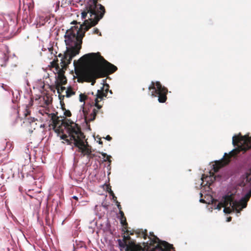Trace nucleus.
Masks as SVG:
<instances>
[{
	"mask_svg": "<svg viewBox=\"0 0 251 251\" xmlns=\"http://www.w3.org/2000/svg\"><path fill=\"white\" fill-rule=\"evenodd\" d=\"M98 1L99 0H93L82 12V18L85 19L89 13V19L85 20L83 24L80 25V28L75 26H72L70 29L67 30L64 36L65 38L64 41L67 46L66 50L64 52V71L67 69L73 58L79 54L81 48L82 38L85 35V32L96 25L105 13L104 7L98 3Z\"/></svg>",
	"mask_w": 251,
	"mask_h": 251,
	"instance_id": "f257e3e1",
	"label": "nucleus"
},
{
	"mask_svg": "<svg viewBox=\"0 0 251 251\" xmlns=\"http://www.w3.org/2000/svg\"><path fill=\"white\" fill-rule=\"evenodd\" d=\"M238 153L239 151L237 150H233L228 154L225 153L223 158L221 160L216 162L215 164L213 165V168L210 171V175L209 176L205 175H202L201 185L210 186L216 179L214 173L218 172L220 169L228 164L230 161V158Z\"/></svg>",
	"mask_w": 251,
	"mask_h": 251,
	"instance_id": "39448f33",
	"label": "nucleus"
},
{
	"mask_svg": "<svg viewBox=\"0 0 251 251\" xmlns=\"http://www.w3.org/2000/svg\"><path fill=\"white\" fill-rule=\"evenodd\" d=\"M73 23H76V22H75V21H74Z\"/></svg>",
	"mask_w": 251,
	"mask_h": 251,
	"instance_id": "8fccbe9b",
	"label": "nucleus"
},
{
	"mask_svg": "<svg viewBox=\"0 0 251 251\" xmlns=\"http://www.w3.org/2000/svg\"><path fill=\"white\" fill-rule=\"evenodd\" d=\"M148 89L150 91L152 90L151 94H167L168 92V89L162 86L159 81H152Z\"/></svg>",
	"mask_w": 251,
	"mask_h": 251,
	"instance_id": "9d476101",
	"label": "nucleus"
},
{
	"mask_svg": "<svg viewBox=\"0 0 251 251\" xmlns=\"http://www.w3.org/2000/svg\"><path fill=\"white\" fill-rule=\"evenodd\" d=\"M109 86L108 84H105L103 86L101 90H98L97 94H107L109 92L111 94H112L111 90H109Z\"/></svg>",
	"mask_w": 251,
	"mask_h": 251,
	"instance_id": "a211bd4d",
	"label": "nucleus"
},
{
	"mask_svg": "<svg viewBox=\"0 0 251 251\" xmlns=\"http://www.w3.org/2000/svg\"><path fill=\"white\" fill-rule=\"evenodd\" d=\"M14 112H15V114H16V115L17 114V113H18V111H17V110H15V109L14 110Z\"/></svg>",
	"mask_w": 251,
	"mask_h": 251,
	"instance_id": "49530a36",
	"label": "nucleus"
},
{
	"mask_svg": "<svg viewBox=\"0 0 251 251\" xmlns=\"http://www.w3.org/2000/svg\"><path fill=\"white\" fill-rule=\"evenodd\" d=\"M232 144L234 146H237L239 151H246L251 148V137L248 135L242 136L241 133L237 135H235L232 137Z\"/></svg>",
	"mask_w": 251,
	"mask_h": 251,
	"instance_id": "6e6552de",
	"label": "nucleus"
},
{
	"mask_svg": "<svg viewBox=\"0 0 251 251\" xmlns=\"http://www.w3.org/2000/svg\"><path fill=\"white\" fill-rule=\"evenodd\" d=\"M63 82H64V85H65L67 82V79L66 78V77L65 76V75H64V81H63Z\"/></svg>",
	"mask_w": 251,
	"mask_h": 251,
	"instance_id": "ea45409f",
	"label": "nucleus"
},
{
	"mask_svg": "<svg viewBox=\"0 0 251 251\" xmlns=\"http://www.w3.org/2000/svg\"><path fill=\"white\" fill-rule=\"evenodd\" d=\"M38 98L35 97V102L40 107L45 108L51 104L52 98L51 95H36Z\"/></svg>",
	"mask_w": 251,
	"mask_h": 251,
	"instance_id": "9b49d317",
	"label": "nucleus"
},
{
	"mask_svg": "<svg viewBox=\"0 0 251 251\" xmlns=\"http://www.w3.org/2000/svg\"><path fill=\"white\" fill-rule=\"evenodd\" d=\"M33 8V6L30 3L25 4V2H24V6L23 8V19H27L28 16L30 15L31 10Z\"/></svg>",
	"mask_w": 251,
	"mask_h": 251,
	"instance_id": "4468645a",
	"label": "nucleus"
},
{
	"mask_svg": "<svg viewBox=\"0 0 251 251\" xmlns=\"http://www.w3.org/2000/svg\"><path fill=\"white\" fill-rule=\"evenodd\" d=\"M87 99V95H79V100L81 102H84Z\"/></svg>",
	"mask_w": 251,
	"mask_h": 251,
	"instance_id": "c756f323",
	"label": "nucleus"
},
{
	"mask_svg": "<svg viewBox=\"0 0 251 251\" xmlns=\"http://www.w3.org/2000/svg\"><path fill=\"white\" fill-rule=\"evenodd\" d=\"M71 96H72V95H64V97L65 96H66V97H67V98H69V97H70Z\"/></svg>",
	"mask_w": 251,
	"mask_h": 251,
	"instance_id": "a18cd8bd",
	"label": "nucleus"
},
{
	"mask_svg": "<svg viewBox=\"0 0 251 251\" xmlns=\"http://www.w3.org/2000/svg\"><path fill=\"white\" fill-rule=\"evenodd\" d=\"M63 89H64V90L65 89V87H63Z\"/></svg>",
	"mask_w": 251,
	"mask_h": 251,
	"instance_id": "603ef678",
	"label": "nucleus"
},
{
	"mask_svg": "<svg viewBox=\"0 0 251 251\" xmlns=\"http://www.w3.org/2000/svg\"><path fill=\"white\" fill-rule=\"evenodd\" d=\"M64 127L66 129L68 135L64 133V141L68 144H74L79 149L83 156L88 155L92 158L94 155L91 154V151L88 148V145H85V135L81 131L80 126L71 120L64 117Z\"/></svg>",
	"mask_w": 251,
	"mask_h": 251,
	"instance_id": "7ed1b4c3",
	"label": "nucleus"
},
{
	"mask_svg": "<svg viewBox=\"0 0 251 251\" xmlns=\"http://www.w3.org/2000/svg\"><path fill=\"white\" fill-rule=\"evenodd\" d=\"M50 20V18L46 14L39 15L37 18V25L40 26L43 25L46 22H48Z\"/></svg>",
	"mask_w": 251,
	"mask_h": 251,
	"instance_id": "2eb2a0df",
	"label": "nucleus"
},
{
	"mask_svg": "<svg viewBox=\"0 0 251 251\" xmlns=\"http://www.w3.org/2000/svg\"><path fill=\"white\" fill-rule=\"evenodd\" d=\"M21 4H20V7H19V14H21V12H22V10H21Z\"/></svg>",
	"mask_w": 251,
	"mask_h": 251,
	"instance_id": "a19ab883",
	"label": "nucleus"
},
{
	"mask_svg": "<svg viewBox=\"0 0 251 251\" xmlns=\"http://www.w3.org/2000/svg\"><path fill=\"white\" fill-rule=\"evenodd\" d=\"M119 214H120V222L121 224L122 225L123 228L124 229H126L127 228L128 224L126 222V218L124 215V213L122 211H120L119 212Z\"/></svg>",
	"mask_w": 251,
	"mask_h": 251,
	"instance_id": "f3484780",
	"label": "nucleus"
},
{
	"mask_svg": "<svg viewBox=\"0 0 251 251\" xmlns=\"http://www.w3.org/2000/svg\"><path fill=\"white\" fill-rule=\"evenodd\" d=\"M58 96L60 100L61 108L63 109V95H58Z\"/></svg>",
	"mask_w": 251,
	"mask_h": 251,
	"instance_id": "2f4dec72",
	"label": "nucleus"
},
{
	"mask_svg": "<svg viewBox=\"0 0 251 251\" xmlns=\"http://www.w3.org/2000/svg\"><path fill=\"white\" fill-rule=\"evenodd\" d=\"M107 192L109 193V194L112 196L113 195V194H114V192H113V191L111 190V187L110 186H108L107 188Z\"/></svg>",
	"mask_w": 251,
	"mask_h": 251,
	"instance_id": "72a5a7b5",
	"label": "nucleus"
},
{
	"mask_svg": "<svg viewBox=\"0 0 251 251\" xmlns=\"http://www.w3.org/2000/svg\"><path fill=\"white\" fill-rule=\"evenodd\" d=\"M116 204H117V206L118 207V208L119 209L120 211H122L121 209H122V206L121 205H120V203L119 202H118V201H116Z\"/></svg>",
	"mask_w": 251,
	"mask_h": 251,
	"instance_id": "f704fd0d",
	"label": "nucleus"
},
{
	"mask_svg": "<svg viewBox=\"0 0 251 251\" xmlns=\"http://www.w3.org/2000/svg\"><path fill=\"white\" fill-rule=\"evenodd\" d=\"M25 82L26 83V86L24 87V93L25 94L29 95L31 93V90L30 88V86L29 84V82L27 79H25Z\"/></svg>",
	"mask_w": 251,
	"mask_h": 251,
	"instance_id": "5701e85b",
	"label": "nucleus"
},
{
	"mask_svg": "<svg viewBox=\"0 0 251 251\" xmlns=\"http://www.w3.org/2000/svg\"><path fill=\"white\" fill-rule=\"evenodd\" d=\"M231 220V217H229L227 218V222H230Z\"/></svg>",
	"mask_w": 251,
	"mask_h": 251,
	"instance_id": "79ce46f5",
	"label": "nucleus"
},
{
	"mask_svg": "<svg viewBox=\"0 0 251 251\" xmlns=\"http://www.w3.org/2000/svg\"><path fill=\"white\" fill-rule=\"evenodd\" d=\"M118 242L121 250L124 249H125V251H145L149 250L148 243L143 248L140 245L136 244L129 235H123V239H118Z\"/></svg>",
	"mask_w": 251,
	"mask_h": 251,
	"instance_id": "423d86ee",
	"label": "nucleus"
},
{
	"mask_svg": "<svg viewBox=\"0 0 251 251\" xmlns=\"http://www.w3.org/2000/svg\"><path fill=\"white\" fill-rule=\"evenodd\" d=\"M62 6H63V4L62 3L61 5V7H62Z\"/></svg>",
	"mask_w": 251,
	"mask_h": 251,
	"instance_id": "3c124183",
	"label": "nucleus"
},
{
	"mask_svg": "<svg viewBox=\"0 0 251 251\" xmlns=\"http://www.w3.org/2000/svg\"><path fill=\"white\" fill-rule=\"evenodd\" d=\"M135 232L138 236H142L145 239H146L148 236L147 234V230L146 229H145L144 231L143 230H138L136 231Z\"/></svg>",
	"mask_w": 251,
	"mask_h": 251,
	"instance_id": "412c9836",
	"label": "nucleus"
},
{
	"mask_svg": "<svg viewBox=\"0 0 251 251\" xmlns=\"http://www.w3.org/2000/svg\"><path fill=\"white\" fill-rule=\"evenodd\" d=\"M125 233H126L127 234H129V235H133L134 231L133 230H128L127 229V228L126 229H124V230Z\"/></svg>",
	"mask_w": 251,
	"mask_h": 251,
	"instance_id": "473e14b6",
	"label": "nucleus"
},
{
	"mask_svg": "<svg viewBox=\"0 0 251 251\" xmlns=\"http://www.w3.org/2000/svg\"><path fill=\"white\" fill-rule=\"evenodd\" d=\"M150 236L149 237L150 240V246L155 247V249H157L161 251H171L174 249L173 245L170 244L165 241L160 240L157 236L153 234V232H150Z\"/></svg>",
	"mask_w": 251,
	"mask_h": 251,
	"instance_id": "1a4fd4ad",
	"label": "nucleus"
},
{
	"mask_svg": "<svg viewBox=\"0 0 251 251\" xmlns=\"http://www.w3.org/2000/svg\"><path fill=\"white\" fill-rule=\"evenodd\" d=\"M99 144H101L102 145V142L101 141V139H100V140L99 141Z\"/></svg>",
	"mask_w": 251,
	"mask_h": 251,
	"instance_id": "c03bdc74",
	"label": "nucleus"
},
{
	"mask_svg": "<svg viewBox=\"0 0 251 251\" xmlns=\"http://www.w3.org/2000/svg\"><path fill=\"white\" fill-rule=\"evenodd\" d=\"M73 198L76 200L77 199V198L76 196H74Z\"/></svg>",
	"mask_w": 251,
	"mask_h": 251,
	"instance_id": "de8ad7c7",
	"label": "nucleus"
},
{
	"mask_svg": "<svg viewBox=\"0 0 251 251\" xmlns=\"http://www.w3.org/2000/svg\"><path fill=\"white\" fill-rule=\"evenodd\" d=\"M59 4H60L59 1H56V2L54 4L53 7L54 8V10L55 12H57V10L59 9Z\"/></svg>",
	"mask_w": 251,
	"mask_h": 251,
	"instance_id": "c85d7f7f",
	"label": "nucleus"
},
{
	"mask_svg": "<svg viewBox=\"0 0 251 251\" xmlns=\"http://www.w3.org/2000/svg\"><path fill=\"white\" fill-rule=\"evenodd\" d=\"M105 139L108 141H111L112 140V137L110 136V135H107L105 137Z\"/></svg>",
	"mask_w": 251,
	"mask_h": 251,
	"instance_id": "4c0bfd02",
	"label": "nucleus"
},
{
	"mask_svg": "<svg viewBox=\"0 0 251 251\" xmlns=\"http://www.w3.org/2000/svg\"><path fill=\"white\" fill-rule=\"evenodd\" d=\"M3 59H4L5 62H6L7 61H8V60L9 59V57L4 53L3 54Z\"/></svg>",
	"mask_w": 251,
	"mask_h": 251,
	"instance_id": "c9c22d12",
	"label": "nucleus"
},
{
	"mask_svg": "<svg viewBox=\"0 0 251 251\" xmlns=\"http://www.w3.org/2000/svg\"><path fill=\"white\" fill-rule=\"evenodd\" d=\"M31 95H27V96H29L30 101L28 104L26 105L25 109L24 115L25 118L27 117L29 115H30V111L29 110V107L33 105V99L34 98L31 97Z\"/></svg>",
	"mask_w": 251,
	"mask_h": 251,
	"instance_id": "dca6fc26",
	"label": "nucleus"
},
{
	"mask_svg": "<svg viewBox=\"0 0 251 251\" xmlns=\"http://www.w3.org/2000/svg\"><path fill=\"white\" fill-rule=\"evenodd\" d=\"M246 181L251 184V173L247 174ZM251 197V190L249 193L246 194L245 197L242 198L239 201H238L239 208L241 209V210L243 208L246 207L247 205V202L249 200Z\"/></svg>",
	"mask_w": 251,
	"mask_h": 251,
	"instance_id": "ddd939ff",
	"label": "nucleus"
},
{
	"mask_svg": "<svg viewBox=\"0 0 251 251\" xmlns=\"http://www.w3.org/2000/svg\"><path fill=\"white\" fill-rule=\"evenodd\" d=\"M8 26L7 24L2 19H0V34L7 31Z\"/></svg>",
	"mask_w": 251,
	"mask_h": 251,
	"instance_id": "6ab92c4d",
	"label": "nucleus"
},
{
	"mask_svg": "<svg viewBox=\"0 0 251 251\" xmlns=\"http://www.w3.org/2000/svg\"><path fill=\"white\" fill-rule=\"evenodd\" d=\"M43 94H44V95L48 94V93L47 92H46V93H44Z\"/></svg>",
	"mask_w": 251,
	"mask_h": 251,
	"instance_id": "09e8293b",
	"label": "nucleus"
},
{
	"mask_svg": "<svg viewBox=\"0 0 251 251\" xmlns=\"http://www.w3.org/2000/svg\"><path fill=\"white\" fill-rule=\"evenodd\" d=\"M102 156H103L104 157H106V159H104V161H108L110 163L111 162V160H110L111 156L107 155L106 153L104 152H100Z\"/></svg>",
	"mask_w": 251,
	"mask_h": 251,
	"instance_id": "a878e982",
	"label": "nucleus"
},
{
	"mask_svg": "<svg viewBox=\"0 0 251 251\" xmlns=\"http://www.w3.org/2000/svg\"><path fill=\"white\" fill-rule=\"evenodd\" d=\"M212 204L215 207V209H218L219 210H221L222 207H224L222 202H219L218 201L214 199L212 200Z\"/></svg>",
	"mask_w": 251,
	"mask_h": 251,
	"instance_id": "4be33fe9",
	"label": "nucleus"
},
{
	"mask_svg": "<svg viewBox=\"0 0 251 251\" xmlns=\"http://www.w3.org/2000/svg\"><path fill=\"white\" fill-rule=\"evenodd\" d=\"M97 97L95 99V106L98 109L101 108L102 105L99 104V102L103 100V97H106L107 95H96Z\"/></svg>",
	"mask_w": 251,
	"mask_h": 251,
	"instance_id": "aec40b11",
	"label": "nucleus"
},
{
	"mask_svg": "<svg viewBox=\"0 0 251 251\" xmlns=\"http://www.w3.org/2000/svg\"><path fill=\"white\" fill-rule=\"evenodd\" d=\"M97 111L96 109H93V112L90 114V118L89 119V121H94L97 115Z\"/></svg>",
	"mask_w": 251,
	"mask_h": 251,
	"instance_id": "bb28decb",
	"label": "nucleus"
},
{
	"mask_svg": "<svg viewBox=\"0 0 251 251\" xmlns=\"http://www.w3.org/2000/svg\"><path fill=\"white\" fill-rule=\"evenodd\" d=\"M39 112L42 115L47 114L52 121V125L54 132L57 134L60 139H63V119L60 120L54 113L50 114L48 109H40Z\"/></svg>",
	"mask_w": 251,
	"mask_h": 251,
	"instance_id": "0eeeda50",
	"label": "nucleus"
},
{
	"mask_svg": "<svg viewBox=\"0 0 251 251\" xmlns=\"http://www.w3.org/2000/svg\"><path fill=\"white\" fill-rule=\"evenodd\" d=\"M42 50V51L48 50L51 55H53L54 56L53 60L50 62V64L55 74V81L54 84L50 86V87L53 93H55L56 90L58 94H61L63 92V56L62 54L60 53L58 55V56L60 58V63H58L57 56L54 54L52 47H48L47 49L43 47Z\"/></svg>",
	"mask_w": 251,
	"mask_h": 251,
	"instance_id": "20e7f679",
	"label": "nucleus"
},
{
	"mask_svg": "<svg viewBox=\"0 0 251 251\" xmlns=\"http://www.w3.org/2000/svg\"><path fill=\"white\" fill-rule=\"evenodd\" d=\"M111 196H112V199L113 200V201L116 202V201H117V197L115 196L114 194H113V195H112Z\"/></svg>",
	"mask_w": 251,
	"mask_h": 251,
	"instance_id": "58836bf2",
	"label": "nucleus"
},
{
	"mask_svg": "<svg viewBox=\"0 0 251 251\" xmlns=\"http://www.w3.org/2000/svg\"><path fill=\"white\" fill-rule=\"evenodd\" d=\"M224 212L226 214H230L232 211H233L234 210L236 211L235 209L232 208V206H224Z\"/></svg>",
	"mask_w": 251,
	"mask_h": 251,
	"instance_id": "b1692460",
	"label": "nucleus"
},
{
	"mask_svg": "<svg viewBox=\"0 0 251 251\" xmlns=\"http://www.w3.org/2000/svg\"><path fill=\"white\" fill-rule=\"evenodd\" d=\"M66 94L67 95H69V94H75V92H74L73 91H70L69 90H67L66 91Z\"/></svg>",
	"mask_w": 251,
	"mask_h": 251,
	"instance_id": "e433bc0d",
	"label": "nucleus"
},
{
	"mask_svg": "<svg viewBox=\"0 0 251 251\" xmlns=\"http://www.w3.org/2000/svg\"><path fill=\"white\" fill-rule=\"evenodd\" d=\"M93 34H99L100 36H101V33L100 32L99 30L97 28H94L93 31Z\"/></svg>",
	"mask_w": 251,
	"mask_h": 251,
	"instance_id": "7c9ffc66",
	"label": "nucleus"
},
{
	"mask_svg": "<svg viewBox=\"0 0 251 251\" xmlns=\"http://www.w3.org/2000/svg\"><path fill=\"white\" fill-rule=\"evenodd\" d=\"M200 201L202 203H205V201L203 199H201Z\"/></svg>",
	"mask_w": 251,
	"mask_h": 251,
	"instance_id": "37998d69",
	"label": "nucleus"
},
{
	"mask_svg": "<svg viewBox=\"0 0 251 251\" xmlns=\"http://www.w3.org/2000/svg\"><path fill=\"white\" fill-rule=\"evenodd\" d=\"M155 97H158V100L159 102H164L167 100V95H154Z\"/></svg>",
	"mask_w": 251,
	"mask_h": 251,
	"instance_id": "393cba45",
	"label": "nucleus"
},
{
	"mask_svg": "<svg viewBox=\"0 0 251 251\" xmlns=\"http://www.w3.org/2000/svg\"><path fill=\"white\" fill-rule=\"evenodd\" d=\"M74 66L78 75L87 82L95 83L96 79L108 76L115 72L118 68L106 60L100 52L84 55L77 61H74Z\"/></svg>",
	"mask_w": 251,
	"mask_h": 251,
	"instance_id": "f03ea898",
	"label": "nucleus"
},
{
	"mask_svg": "<svg viewBox=\"0 0 251 251\" xmlns=\"http://www.w3.org/2000/svg\"><path fill=\"white\" fill-rule=\"evenodd\" d=\"M222 203L224 206H232V208L235 209L237 212H240L238 201H234L232 195H226L223 197Z\"/></svg>",
	"mask_w": 251,
	"mask_h": 251,
	"instance_id": "f8f14e48",
	"label": "nucleus"
},
{
	"mask_svg": "<svg viewBox=\"0 0 251 251\" xmlns=\"http://www.w3.org/2000/svg\"><path fill=\"white\" fill-rule=\"evenodd\" d=\"M65 106V104L64 103V106ZM64 115L66 117H70L72 115L71 112L70 110H67L64 107Z\"/></svg>",
	"mask_w": 251,
	"mask_h": 251,
	"instance_id": "cd10ccee",
	"label": "nucleus"
}]
</instances>
